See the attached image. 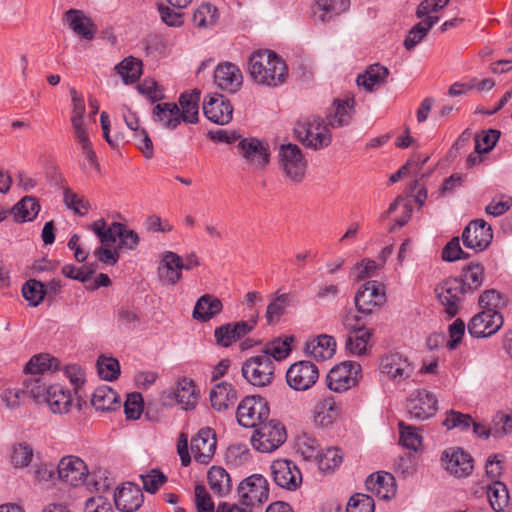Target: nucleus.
Listing matches in <instances>:
<instances>
[{
    "label": "nucleus",
    "mask_w": 512,
    "mask_h": 512,
    "mask_svg": "<svg viewBox=\"0 0 512 512\" xmlns=\"http://www.w3.org/2000/svg\"><path fill=\"white\" fill-rule=\"evenodd\" d=\"M144 500L140 487L133 483H126L114 492L115 507L121 512L137 511Z\"/></svg>",
    "instance_id": "cd10ccee"
},
{
    "label": "nucleus",
    "mask_w": 512,
    "mask_h": 512,
    "mask_svg": "<svg viewBox=\"0 0 512 512\" xmlns=\"http://www.w3.org/2000/svg\"><path fill=\"white\" fill-rule=\"evenodd\" d=\"M336 351L334 337L322 334L306 343L305 352L317 361H325L333 357Z\"/></svg>",
    "instance_id": "2f4dec72"
},
{
    "label": "nucleus",
    "mask_w": 512,
    "mask_h": 512,
    "mask_svg": "<svg viewBox=\"0 0 512 512\" xmlns=\"http://www.w3.org/2000/svg\"><path fill=\"white\" fill-rule=\"evenodd\" d=\"M471 423H473V420L469 414H463L454 410H450L446 413V418L442 424L449 430L454 428L467 430Z\"/></svg>",
    "instance_id": "0e129e2a"
},
{
    "label": "nucleus",
    "mask_w": 512,
    "mask_h": 512,
    "mask_svg": "<svg viewBox=\"0 0 512 512\" xmlns=\"http://www.w3.org/2000/svg\"><path fill=\"white\" fill-rule=\"evenodd\" d=\"M200 91L194 89L179 96L178 106L184 123L196 124L199 120Z\"/></svg>",
    "instance_id": "c9c22d12"
},
{
    "label": "nucleus",
    "mask_w": 512,
    "mask_h": 512,
    "mask_svg": "<svg viewBox=\"0 0 512 512\" xmlns=\"http://www.w3.org/2000/svg\"><path fill=\"white\" fill-rule=\"evenodd\" d=\"M340 414V406L332 396L320 399L313 410V422L316 426L326 428L331 426Z\"/></svg>",
    "instance_id": "c85d7f7f"
},
{
    "label": "nucleus",
    "mask_w": 512,
    "mask_h": 512,
    "mask_svg": "<svg viewBox=\"0 0 512 512\" xmlns=\"http://www.w3.org/2000/svg\"><path fill=\"white\" fill-rule=\"evenodd\" d=\"M439 21V17H427L415 24L408 32L404 41L407 50H412L428 34L430 29Z\"/></svg>",
    "instance_id": "79ce46f5"
},
{
    "label": "nucleus",
    "mask_w": 512,
    "mask_h": 512,
    "mask_svg": "<svg viewBox=\"0 0 512 512\" xmlns=\"http://www.w3.org/2000/svg\"><path fill=\"white\" fill-rule=\"evenodd\" d=\"M398 428L400 432V444L409 450L417 451L422 444L421 434L415 427L406 425L403 421L398 423Z\"/></svg>",
    "instance_id": "5fc2aeb1"
},
{
    "label": "nucleus",
    "mask_w": 512,
    "mask_h": 512,
    "mask_svg": "<svg viewBox=\"0 0 512 512\" xmlns=\"http://www.w3.org/2000/svg\"><path fill=\"white\" fill-rule=\"evenodd\" d=\"M195 506L197 512H214V502L207 489L199 484L195 486Z\"/></svg>",
    "instance_id": "774afa93"
},
{
    "label": "nucleus",
    "mask_w": 512,
    "mask_h": 512,
    "mask_svg": "<svg viewBox=\"0 0 512 512\" xmlns=\"http://www.w3.org/2000/svg\"><path fill=\"white\" fill-rule=\"evenodd\" d=\"M175 399L184 410L195 408L198 400L194 382L188 378H182L178 381L175 390Z\"/></svg>",
    "instance_id": "ea45409f"
},
{
    "label": "nucleus",
    "mask_w": 512,
    "mask_h": 512,
    "mask_svg": "<svg viewBox=\"0 0 512 512\" xmlns=\"http://www.w3.org/2000/svg\"><path fill=\"white\" fill-rule=\"evenodd\" d=\"M434 292L448 318L458 314L468 294L466 286L458 277L444 279L435 287Z\"/></svg>",
    "instance_id": "423d86ee"
},
{
    "label": "nucleus",
    "mask_w": 512,
    "mask_h": 512,
    "mask_svg": "<svg viewBox=\"0 0 512 512\" xmlns=\"http://www.w3.org/2000/svg\"><path fill=\"white\" fill-rule=\"evenodd\" d=\"M238 395L232 384L221 382L216 384L210 391L211 406L216 411H225L234 406Z\"/></svg>",
    "instance_id": "473e14b6"
},
{
    "label": "nucleus",
    "mask_w": 512,
    "mask_h": 512,
    "mask_svg": "<svg viewBox=\"0 0 512 512\" xmlns=\"http://www.w3.org/2000/svg\"><path fill=\"white\" fill-rule=\"evenodd\" d=\"M46 294L45 286L42 282L30 279L22 287V295L29 305L36 307L44 299Z\"/></svg>",
    "instance_id": "6e6d98bb"
},
{
    "label": "nucleus",
    "mask_w": 512,
    "mask_h": 512,
    "mask_svg": "<svg viewBox=\"0 0 512 512\" xmlns=\"http://www.w3.org/2000/svg\"><path fill=\"white\" fill-rule=\"evenodd\" d=\"M40 211V204L33 196L23 197L12 209L14 219L18 222L33 220Z\"/></svg>",
    "instance_id": "c03bdc74"
},
{
    "label": "nucleus",
    "mask_w": 512,
    "mask_h": 512,
    "mask_svg": "<svg viewBox=\"0 0 512 512\" xmlns=\"http://www.w3.org/2000/svg\"><path fill=\"white\" fill-rule=\"evenodd\" d=\"M249 74L260 85L277 87L286 81L287 67L276 53L257 51L249 59Z\"/></svg>",
    "instance_id": "7ed1b4c3"
},
{
    "label": "nucleus",
    "mask_w": 512,
    "mask_h": 512,
    "mask_svg": "<svg viewBox=\"0 0 512 512\" xmlns=\"http://www.w3.org/2000/svg\"><path fill=\"white\" fill-rule=\"evenodd\" d=\"M298 452L306 460H316L321 452L319 442L315 437L307 433L301 434L297 439Z\"/></svg>",
    "instance_id": "4d7b16f0"
},
{
    "label": "nucleus",
    "mask_w": 512,
    "mask_h": 512,
    "mask_svg": "<svg viewBox=\"0 0 512 512\" xmlns=\"http://www.w3.org/2000/svg\"><path fill=\"white\" fill-rule=\"evenodd\" d=\"M388 75V68L377 63L370 65L363 74L358 75L356 83L367 92H373L386 82Z\"/></svg>",
    "instance_id": "4c0bfd02"
},
{
    "label": "nucleus",
    "mask_w": 512,
    "mask_h": 512,
    "mask_svg": "<svg viewBox=\"0 0 512 512\" xmlns=\"http://www.w3.org/2000/svg\"><path fill=\"white\" fill-rule=\"evenodd\" d=\"M217 9L210 3L201 4L193 14V23L198 28H207L216 24Z\"/></svg>",
    "instance_id": "864d4df0"
},
{
    "label": "nucleus",
    "mask_w": 512,
    "mask_h": 512,
    "mask_svg": "<svg viewBox=\"0 0 512 512\" xmlns=\"http://www.w3.org/2000/svg\"><path fill=\"white\" fill-rule=\"evenodd\" d=\"M90 229L100 242L94 256H119V253L135 252L140 244L138 233L120 222L108 225L106 220L101 218L94 221Z\"/></svg>",
    "instance_id": "f257e3e1"
},
{
    "label": "nucleus",
    "mask_w": 512,
    "mask_h": 512,
    "mask_svg": "<svg viewBox=\"0 0 512 512\" xmlns=\"http://www.w3.org/2000/svg\"><path fill=\"white\" fill-rule=\"evenodd\" d=\"M32 458L33 449L29 444L21 442L13 445L11 451V463L15 468L27 467L31 463Z\"/></svg>",
    "instance_id": "13d9d810"
},
{
    "label": "nucleus",
    "mask_w": 512,
    "mask_h": 512,
    "mask_svg": "<svg viewBox=\"0 0 512 512\" xmlns=\"http://www.w3.org/2000/svg\"><path fill=\"white\" fill-rule=\"evenodd\" d=\"M346 512H374V500L366 494H355L349 499Z\"/></svg>",
    "instance_id": "338daca9"
},
{
    "label": "nucleus",
    "mask_w": 512,
    "mask_h": 512,
    "mask_svg": "<svg viewBox=\"0 0 512 512\" xmlns=\"http://www.w3.org/2000/svg\"><path fill=\"white\" fill-rule=\"evenodd\" d=\"M354 104V98L335 100L325 119H323L327 130L330 131V129L349 125L354 113Z\"/></svg>",
    "instance_id": "bb28decb"
},
{
    "label": "nucleus",
    "mask_w": 512,
    "mask_h": 512,
    "mask_svg": "<svg viewBox=\"0 0 512 512\" xmlns=\"http://www.w3.org/2000/svg\"><path fill=\"white\" fill-rule=\"evenodd\" d=\"M214 81L221 90L236 93L242 87L243 75L237 65L224 62L216 67Z\"/></svg>",
    "instance_id": "393cba45"
},
{
    "label": "nucleus",
    "mask_w": 512,
    "mask_h": 512,
    "mask_svg": "<svg viewBox=\"0 0 512 512\" xmlns=\"http://www.w3.org/2000/svg\"><path fill=\"white\" fill-rule=\"evenodd\" d=\"M216 435L210 428H203L191 439V452L195 461L208 464L215 454Z\"/></svg>",
    "instance_id": "4be33fe9"
},
{
    "label": "nucleus",
    "mask_w": 512,
    "mask_h": 512,
    "mask_svg": "<svg viewBox=\"0 0 512 512\" xmlns=\"http://www.w3.org/2000/svg\"><path fill=\"white\" fill-rule=\"evenodd\" d=\"M142 61L129 56L116 65L117 73L122 77L125 84H132L138 81L142 75Z\"/></svg>",
    "instance_id": "a18cd8bd"
},
{
    "label": "nucleus",
    "mask_w": 512,
    "mask_h": 512,
    "mask_svg": "<svg viewBox=\"0 0 512 512\" xmlns=\"http://www.w3.org/2000/svg\"><path fill=\"white\" fill-rule=\"evenodd\" d=\"M241 155L256 169H264L269 163L270 153L268 147L256 138H245L238 144Z\"/></svg>",
    "instance_id": "b1692460"
},
{
    "label": "nucleus",
    "mask_w": 512,
    "mask_h": 512,
    "mask_svg": "<svg viewBox=\"0 0 512 512\" xmlns=\"http://www.w3.org/2000/svg\"><path fill=\"white\" fill-rule=\"evenodd\" d=\"M199 265L196 259L192 258H161L158 264V276L167 284H175L182 275V270H190Z\"/></svg>",
    "instance_id": "412c9836"
},
{
    "label": "nucleus",
    "mask_w": 512,
    "mask_h": 512,
    "mask_svg": "<svg viewBox=\"0 0 512 512\" xmlns=\"http://www.w3.org/2000/svg\"><path fill=\"white\" fill-rule=\"evenodd\" d=\"M492 239V228L482 219L471 221L462 233L464 245L476 253L484 251Z\"/></svg>",
    "instance_id": "2eb2a0df"
},
{
    "label": "nucleus",
    "mask_w": 512,
    "mask_h": 512,
    "mask_svg": "<svg viewBox=\"0 0 512 512\" xmlns=\"http://www.w3.org/2000/svg\"><path fill=\"white\" fill-rule=\"evenodd\" d=\"M487 497L492 509L496 512H501L508 504V490L504 483L494 481L492 485L488 487Z\"/></svg>",
    "instance_id": "8fccbe9b"
},
{
    "label": "nucleus",
    "mask_w": 512,
    "mask_h": 512,
    "mask_svg": "<svg viewBox=\"0 0 512 512\" xmlns=\"http://www.w3.org/2000/svg\"><path fill=\"white\" fill-rule=\"evenodd\" d=\"M379 370L394 383H401L410 378L415 370L409 359L400 353L384 355L379 363Z\"/></svg>",
    "instance_id": "f8f14e48"
},
{
    "label": "nucleus",
    "mask_w": 512,
    "mask_h": 512,
    "mask_svg": "<svg viewBox=\"0 0 512 512\" xmlns=\"http://www.w3.org/2000/svg\"><path fill=\"white\" fill-rule=\"evenodd\" d=\"M293 300V297L288 293H283L274 297L271 303L267 306L265 318L268 324L277 323L280 317L284 314L286 307H288Z\"/></svg>",
    "instance_id": "09e8293b"
},
{
    "label": "nucleus",
    "mask_w": 512,
    "mask_h": 512,
    "mask_svg": "<svg viewBox=\"0 0 512 512\" xmlns=\"http://www.w3.org/2000/svg\"><path fill=\"white\" fill-rule=\"evenodd\" d=\"M297 140L306 148L320 150L328 147L332 135L319 116H309L297 121L294 127Z\"/></svg>",
    "instance_id": "20e7f679"
},
{
    "label": "nucleus",
    "mask_w": 512,
    "mask_h": 512,
    "mask_svg": "<svg viewBox=\"0 0 512 512\" xmlns=\"http://www.w3.org/2000/svg\"><path fill=\"white\" fill-rule=\"evenodd\" d=\"M59 361L49 354L34 355L24 366L21 392L38 403L43 402L49 390L46 373L57 370Z\"/></svg>",
    "instance_id": "f03ea898"
},
{
    "label": "nucleus",
    "mask_w": 512,
    "mask_h": 512,
    "mask_svg": "<svg viewBox=\"0 0 512 512\" xmlns=\"http://www.w3.org/2000/svg\"><path fill=\"white\" fill-rule=\"evenodd\" d=\"M367 489L381 500H390L396 494L395 478L387 472H377L366 480Z\"/></svg>",
    "instance_id": "c756f323"
},
{
    "label": "nucleus",
    "mask_w": 512,
    "mask_h": 512,
    "mask_svg": "<svg viewBox=\"0 0 512 512\" xmlns=\"http://www.w3.org/2000/svg\"><path fill=\"white\" fill-rule=\"evenodd\" d=\"M273 480L280 488L295 491L302 483V474L297 465L287 459H278L271 464Z\"/></svg>",
    "instance_id": "4468645a"
},
{
    "label": "nucleus",
    "mask_w": 512,
    "mask_h": 512,
    "mask_svg": "<svg viewBox=\"0 0 512 512\" xmlns=\"http://www.w3.org/2000/svg\"><path fill=\"white\" fill-rule=\"evenodd\" d=\"M500 137V131L490 129L475 136V151L478 154L488 153L496 145Z\"/></svg>",
    "instance_id": "052dcab7"
},
{
    "label": "nucleus",
    "mask_w": 512,
    "mask_h": 512,
    "mask_svg": "<svg viewBox=\"0 0 512 512\" xmlns=\"http://www.w3.org/2000/svg\"><path fill=\"white\" fill-rule=\"evenodd\" d=\"M152 117L163 128L174 130L183 122L180 115V108L177 103H159L154 106Z\"/></svg>",
    "instance_id": "72a5a7b5"
},
{
    "label": "nucleus",
    "mask_w": 512,
    "mask_h": 512,
    "mask_svg": "<svg viewBox=\"0 0 512 512\" xmlns=\"http://www.w3.org/2000/svg\"><path fill=\"white\" fill-rule=\"evenodd\" d=\"M386 300L385 292L375 281H368L357 291L354 301L356 309L362 314H371Z\"/></svg>",
    "instance_id": "dca6fc26"
},
{
    "label": "nucleus",
    "mask_w": 512,
    "mask_h": 512,
    "mask_svg": "<svg viewBox=\"0 0 512 512\" xmlns=\"http://www.w3.org/2000/svg\"><path fill=\"white\" fill-rule=\"evenodd\" d=\"M76 259L78 260L79 265H65L62 268V273L68 278L86 282L94 273V269L84 264V261L87 258H81L80 260L79 258Z\"/></svg>",
    "instance_id": "680f3d73"
},
{
    "label": "nucleus",
    "mask_w": 512,
    "mask_h": 512,
    "mask_svg": "<svg viewBox=\"0 0 512 512\" xmlns=\"http://www.w3.org/2000/svg\"><path fill=\"white\" fill-rule=\"evenodd\" d=\"M445 469L457 478L469 476L473 471V458L460 448L445 450L441 458Z\"/></svg>",
    "instance_id": "aec40b11"
},
{
    "label": "nucleus",
    "mask_w": 512,
    "mask_h": 512,
    "mask_svg": "<svg viewBox=\"0 0 512 512\" xmlns=\"http://www.w3.org/2000/svg\"><path fill=\"white\" fill-rule=\"evenodd\" d=\"M361 365L354 361H345L334 366L326 377L327 387L334 392H344L354 387L361 377Z\"/></svg>",
    "instance_id": "1a4fd4ad"
},
{
    "label": "nucleus",
    "mask_w": 512,
    "mask_h": 512,
    "mask_svg": "<svg viewBox=\"0 0 512 512\" xmlns=\"http://www.w3.org/2000/svg\"><path fill=\"white\" fill-rule=\"evenodd\" d=\"M91 404L100 412L115 411L120 408V396L110 386L102 385L93 392Z\"/></svg>",
    "instance_id": "f704fd0d"
},
{
    "label": "nucleus",
    "mask_w": 512,
    "mask_h": 512,
    "mask_svg": "<svg viewBox=\"0 0 512 512\" xmlns=\"http://www.w3.org/2000/svg\"><path fill=\"white\" fill-rule=\"evenodd\" d=\"M64 203L78 215H85L90 208L89 202L69 188H64Z\"/></svg>",
    "instance_id": "69168bd1"
},
{
    "label": "nucleus",
    "mask_w": 512,
    "mask_h": 512,
    "mask_svg": "<svg viewBox=\"0 0 512 512\" xmlns=\"http://www.w3.org/2000/svg\"><path fill=\"white\" fill-rule=\"evenodd\" d=\"M406 408L411 419L423 421L436 413L437 399L434 394L419 390L409 397Z\"/></svg>",
    "instance_id": "a211bd4d"
},
{
    "label": "nucleus",
    "mask_w": 512,
    "mask_h": 512,
    "mask_svg": "<svg viewBox=\"0 0 512 512\" xmlns=\"http://www.w3.org/2000/svg\"><path fill=\"white\" fill-rule=\"evenodd\" d=\"M222 309L223 305L219 298L205 294L197 300L192 316L197 321L207 322L218 315Z\"/></svg>",
    "instance_id": "e433bc0d"
},
{
    "label": "nucleus",
    "mask_w": 512,
    "mask_h": 512,
    "mask_svg": "<svg viewBox=\"0 0 512 512\" xmlns=\"http://www.w3.org/2000/svg\"><path fill=\"white\" fill-rule=\"evenodd\" d=\"M371 336V331L366 328H359L355 332H350L346 339V348L352 354L363 355L367 351Z\"/></svg>",
    "instance_id": "49530a36"
},
{
    "label": "nucleus",
    "mask_w": 512,
    "mask_h": 512,
    "mask_svg": "<svg viewBox=\"0 0 512 512\" xmlns=\"http://www.w3.org/2000/svg\"><path fill=\"white\" fill-rule=\"evenodd\" d=\"M72 31L87 40H92L96 34L97 27L90 17L86 16L83 11L78 9H70L64 14Z\"/></svg>",
    "instance_id": "7c9ffc66"
},
{
    "label": "nucleus",
    "mask_w": 512,
    "mask_h": 512,
    "mask_svg": "<svg viewBox=\"0 0 512 512\" xmlns=\"http://www.w3.org/2000/svg\"><path fill=\"white\" fill-rule=\"evenodd\" d=\"M267 402L260 396H247L237 407L236 418L242 427L257 428L269 418Z\"/></svg>",
    "instance_id": "6e6552de"
},
{
    "label": "nucleus",
    "mask_w": 512,
    "mask_h": 512,
    "mask_svg": "<svg viewBox=\"0 0 512 512\" xmlns=\"http://www.w3.org/2000/svg\"><path fill=\"white\" fill-rule=\"evenodd\" d=\"M210 489L219 496L227 495L232 489L231 478L221 466H212L207 473Z\"/></svg>",
    "instance_id": "a19ab883"
},
{
    "label": "nucleus",
    "mask_w": 512,
    "mask_h": 512,
    "mask_svg": "<svg viewBox=\"0 0 512 512\" xmlns=\"http://www.w3.org/2000/svg\"><path fill=\"white\" fill-rule=\"evenodd\" d=\"M293 340L294 338L292 336H287L284 339L276 338L265 345L261 354L268 355L273 361L283 360L291 352V343Z\"/></svg>",
    "instance_id": "de8ad7c7"
},
{
    "label": "nucleus",
    "mask_w": 512,
    "mask_h": 512,
    "mask_svg": "<svg viewBox=\"0 0 512 512\" xmlns=\"http://www.w3.org/2000/svg\"><path fill=\"white\" fill-rule=\"evenodd\" d=\"M279 162L289 180L297 183L303 180L307 165L301 149L296 144L288 143L280 146Z\"/></svg>",
    "instance_id": "9b49d317"
},
{
    "label": "nucleus",
    "mask_w": 512,
    "mask_h": 512,
    "mask_svg": "<svg viewBox=\"0 0 512 512\" xmlns=\"http://www.w3.org/2000/svg\"><path fill=\"white\" fill-rule=\"evenodd\" d=\"M286 439L285 426L276 419L268 418L254 429L251 444L261 453H270L278 449Z\"/></svg>",
    "instance_id": "39448f33"
},
{
    "label": "nucleus",
    "mask_w": 512,
    "mask_h": 512,
    "mask_svg": "<svg viewBox=\"0 0 512 512\" xmlns=\"http://www.w3.org/2000/svg\"><path fill=\"white\" fill-rule=\"evenodd\" d=\"M319 378L318 367L310 361H299L290 366L286 373L288 385L296 391H306Z\"/></svg>",
    "instance_id": "ddd939ff"
},
{
    "label": "nucleus",
    "mask_w": 512,
    "mask_h": 512,
    "mask_svg": "<svg viewBox=\"0 0 512 512\" xmlns=\"http://www.w3.org/2000/svg\"><path fill=\"white\" fill-rule=\"evenodd\" d=\"M484 276L483 265L478 262H470L462 268L461 276L458 278L466 286L467 292L473 293L482 285Z\"/></svg>",
    "instance_id": "37998d69"
},
{
    "label": "nucleus",
    "mask_w": 512,
    "mask_h": 512,
    "mask_svg": "<svg viewBox=\"0 0 512 512\" xmlns=\"http://www.w3.org/2000/svg\"><path fill=\"white\" fill-rule=\"evenodd\" d=\"M274 370V361L265 354L250 357L242 365L243 377L256 387H265L271 384Z\"/></svg>",
    "instance_id": "0eeeda50"
},
{
    "label": "nucleus",
    "mask_w": 512,
    "mask_h": 512,
    "mask_svg": "<svg viewBox=\"0 0 512 512\" xmlns=\"http://www.w3.org/2000/svg\"><path fill=\"white\" fill-rule=\"evenodd\" d=\"M204 115L218 125L228 124L232 119L233 107L223 95L210 96L203 102Z\"/></svg>",
    "instance_id": "a878e982"
},
{
    "label": "nucleus",
    "mask_w": 512,
    "mask_h": 512,
    "mask_svg": "<svg viewBox=\"0 0 512 512\" xmlns=\"http://www.w3.org/2000/svg\"><path fill=\"white\" fill-rule=\"evenodd\" d=\"M96 367L99 377L105 381L116 380L120 375V364L116 358L101 355Z\"/></svg>",
    "instance_id": "3c124183"
},
{
    "label": "nucleus",
    "mask_w": 512,
    "mask_h": 512,
    "mask_svg": "<svg viewBox=\"0 0 512 512\" xmlns=\"http://www.w3.org/2000/svg\"><path fill=\"white\" fill-rule=\"evenodd\" d=\"M43 402L47 403L53 413L64 414L69 412L72 405L70 392L61 385H49L47 396Z\"/></svg>",
    "instance_id": "58836bf2"
},
{
    "label": "nucleus",
    "mask_w": 512,
    "mask_h": 512,
    "mask_svg": "<svg viewBox=\"0 0 512 512\" xmlns=\"http://www.w3.org/2000/svg\"><path fill=\"white\" fill-rule=\"evenodd\" d=\"M257 322V317H252L249 321H239L235 323L224 324L214 331L217 344L228 347L233 342L241 339L250 333Z\"/></svg>",
    "instance_id": "5701e85b"
},
{
    "label": "nucleus",
    "mask_w": 512,
    "mask_h": 512,
    "mask_svg": "<svg viewBox=\"0 0 512 512\" xmlns=\"http://www.w3.org/2000/svg\"><path fill=\"white\" fill-rule=\"evenodd\" d=\"M492 436L502 438L512 432V415L498 412L492 420Z\"/></svg>",
    "instance_id": "e2e57ef3"
},
{
    "label": "nucleus",
    "mask_w": 512,
    "mask_h": 512,
    "mask_svg": "<svg viewBox=\"0 0 512 512\" xmlns=\"http://www.w3.org/2000/svg\"><path fill=\"white\" fill-rule=\"evenodd\" d=\"M58 477L68 485L77 487L84 483L88 469L82 459L76 456L63 457L57 467Z\"/></svg>",
    "instance_id": "6ab92c4d"
},
{
    "label": "nucleus",
    "mask_w": 512,
    "mask_h": 512,
    "mask_svg": "<svg viewBox=\"0 0 512 512\" xmlns=\"http://www.w3.org/2000/svg\"><path fill=\"white\" fill-rule=\"evenodd\" d=\"M506 304L507 300L505 296L495 289H488L479 297V306L485 311L500 312Z\"/></svg>",
    "instance_id": "603ef678"
},
{
    "label": "nucleus",
    "mask_w": 512,
    "mask_h": 512,
    "mask_svg": "<svg viewBox=\"0 0 512 512\" xmlns=\"http://www.w3.org/2000/svg\"><path fill=\"white\" fill-rule=\"evenodd\" d=\"M241 505L252 507L262 505L269 497V484L260 474H253L240 482L237 487Z\"/></svg>",
    "instance_id": "9d476101"
},
{
    "label": "nucleus",
    "mask_w": 512,
    "mask_h": 512,
    "mask_svg": "<svg viewBox=\"0 0 512 512\" xmlns=\"http://www.w3.org/2000/svg\"><path fill=\"white\" fill-rule=\"evenodd\" d=\"M504 319L500 312H489L481 309L468 323V332L473 337H489L503 325Z\"/></svg>",
    "instance_id": "f3484780"
},
{
    "label": "nucleus",
    "mask_w": 512,
    "mask_h": 512,
    "mask_svg": "<svg viewBox=\"0 0 512 512\" xmlns=\"http://www.w3.org/2000/svg\"><path fill=\"white\" fill-rule=\"evenodd\" d=\"M343 456L338 448H328L320 452L315 460L322 471H334L342 463Z\"/></svg>",
    "instance_id": "bf43d9fd"
}]
</instances>
